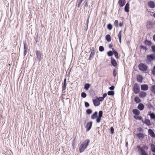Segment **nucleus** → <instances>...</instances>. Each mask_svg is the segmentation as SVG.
<instances>
[{
	"label": "nucleus",
	"mask_w": 155,
	"mask_h": 155,
	"mask_svg": "<svg viewBox=\"0 0 155 155\" xmlns=\"http://www.w3.org/2000/svg\"><path fill=\"white\" fill-rule=\"evenodd\" d=\"M150 148L152 152L155 153V145L152 143L151 144Z\"/></svg>",
	"instance_id": "nucleus-27"
},
{
	"label": "nucleus",
	"mask_w": 155,
	"mask_h": 155,
	"mask_svg": "<svg viewBox=\"0 0 155 155\" xmlns=\"http://www.w3.org/2000/svg\"><path fill=\"white\" fill-rule=\"evenodd\" d=\"M24 55L25 56L27 54L28 50V46L27 44L25 43H24Z\"/></svg>",
	"instance_id": "nucleus-9"
},
{
	"label": "nucleus",
	"mask_w": 155,
	"mask_h": 155,
	"mask_svg": "<svg viewBox=\"0 0 155 155\" xmlns=\"http://www.w3.org/2000/svg\"><path fill=\"white\" fill-rule=\"evenodd\" d=\"M137 137L139 138H143L144 137V135L140 133H139L137 134Z\"/></svg>",
	"instance_id": "nucleus-33"
},
{
	"label": "nucleus",
	"mask_w": 155,
	"mask_h": 155,
	"mask_svg": "<svg viewBox=\"0 0 155 155\" xmlns=\"http://www.w3.org/2000/svg\"><path fill=\"white\" fill-rule=\"evenodd\" d=\"M96 98L98 100V101H102L104 100V98L103 97H96Z\"/></svg>",
	"instance_id": "nucleus-38"
},
{
	"label": "nucleus",
	"mask_w": 155,
	"mask_h": 155,
	"mask_svg": "<svg viewBox=\"0 0 155 155\" xmlns=\"http://www.w3.org/2000/svg\"><path fill=\"white\" fill-rule=\"evenodd\" d=\"M122 31L120 30L118 35V37H121Z\"/></svg>",
	"instance_id": "nucleus-52"
},
{
	"label": "nucleus",
	"mask_w": 155,
	"mask_h": 155,
	"mask_svg": "<svg viewBox=\"0 0 155 155\" xmlns=\"http://www.w3.org/2000/svg\"><path fill=\"white\" fill-rule=\"evenodd\" d=\"M118 21L117 20H116L114 22V25L116 27L118 26Z\"/></svg>",
	"instance_id": "nucleus-49"
},
{
	"label": "nucleus",
	"mask_w": 155,
	"mask_h": 155,
	"mask_svg": "<svg viewBox=\"0 0 155 155\" xmlns=\"http://www.w3.org/2000/svg\"><path fill=\"white\" fill-rule=\"evenodd\" d=\"M133 90L136 94L138 93L140 91V88L139 86L137 83H135L134 85L133 88Z\"/></svg>",
	"instance_id": "nucleus-2"
},
{
	"label": "nucleus",
	"mask_w": 155,
	"mask_h": 155,
	"mask_svg": "<svg viewBox=\"0 0 155 155\" xmlns=\"http://www.w3.org/2000/svg\"><path fill=\"white\" fill-rule=\"evenodd\" d=\"M152 74L155 76V70H152L151 71Z\"/></svg>",
	"instance_id": "nucleus-55"
},
{
	"label": "nucleus",
	"mask_w": 155,
	"mask_h": 155,
	"mask_svg": "<svg viewBox=\"0 0 155 155\" xmlns=\"http://www.w3.org/2000/svg\"><path fill=\"white\" fill-rule=\"evenodd\" d=\"M107 28L109 30H111L112 28V25L111 24H109L107 25Z\"/></svg>",
	"instance_id": "nucleus-39"
},
{
	"label": "nucleus",
	"mask_w": 155,
	"mask_h": 155,
	"mask_svg": "<svg viewBox=\"0 0 155 155\" xmlns=\"http://www.w3.org/2000/svg\"><path fill=\"white\" fill-rule=\"evenodd\" d=\"M94 52H91V53L89 56V57L88 59L89 60H91L94 57V55L95 54Z\"/></svg>",
	"instance_id": "nucleus-23"
},
{
	"label": "nucleus",
	"mask_w": 155,
	"mask_h": 155,
	"mask_svg": "<svg viewBox=\"0 0 155 155\" xmlns=\"http://www.w3.org/2000/svg\"><path fill=\"white\" fill-rule=\"evenodd\" d=\"M111 63L112 65L114 67H116L117 66V62L115 59L113 58H111Z\"/></svg>",
	"instance_id": "nucleus-10"
},
{
	"label": "nucleus",
	"mask_w": 155,
	"mask_h": 155,
	"mask_svg": "<svg viewBox=\"0 0 155 155\" xmlns=\"http://www.w3.org/2000/svg\"><path fill=\"white\" fill-rule=\"evenodd\" d=\"M99 51L101 52L103 51L104 50V47L102 46H100L99 48Z\"/></svg>",
	"instance_id": "nucleus-41"
},
{
	"label": "nucleus",
	"mask_w": 155,
	"mask_h": 155,
	"mask_svg": "<svg viewBox=\"0 0 155 155\" xmlns=\"http://www.w3.org/2000/svg\"><path fill=\"white\" fill-rule=\"evenodd\" d=\"M137 108L140 110H143L144 108V105L143 104L140 103L138 104Z\"/></svg>",
	"instance_id": "nucleus-20"
},
{
	"label": "nucleus",
	"mask_w": 155,
	"mask_h": 155,
	"mask_svg": "<svg viewBox=\"0 0 155 155\" xmlns=\"http://www.w3.org/2000/svg\"><path fill=\"white\" fill-rule=\"evenodd\" d=\"M103 112L102 110H100L98 112V115L97 117L96 121L97 123H99L101 122V118L103 115Z\"/></svg>",
	"instance_id": "nucleus-7"
},
{
	"label": "nucleus",
	"mask_w": 155,
	"mask_h": 155,
	"mask_svg": "<svg viewBox=\"0 0 155 155\" xmlns=\"http://www.w3.org/2000/svg\"><path fill=\"white\" fill-rule=\"evenodd\" d=\"M84 105L85 107L86 108L90 106L89 104L87 102H84Z\"/></svg>",
	"instance_id": "nucleus-46"
},
{
	"label": "nucleus",
	"mask_w": 155,
	"mask_h": 155,
	"mask_svg": "<svg viewBox=\"0 0 155 155\" xmlns=\"http://www.w3.org/2000/svg\"><path fill=\"white\" fill-rule=\"evenodd\" d=\"M151 48L153 52L155 53V45H153L151 46Z\"/></svg>",
	"instance_id": "nucleus-48"
},
{
	"label": "nucleus",
	"mask_w": 155,
	"mask_h": 155,
	"mask_svg": "<svg viewBox=\"0 0 155 155\" xmlns=\"http://www.w3.org/2000/svg\"><path fill=\"white\" fill-rule=\"evenodd\" d=\"M146 92L144 91H141L139 94V96L140 98L144 97L146 96Z\"/></svg>",
	"instance_id": "nucleus-19"
},
{
	"label": "nucleus",
	"mask_w": 155,
	"mask_h": 155,
	"mask_svg": "<svg viewBox=\"0 0 155 155\" xmlns=\"http://www.w3.org/2000/svg\"><path fill=\"white\" fill-rule=\"evenodd\" d=\"M81 97L84 98L86 97L87 96L86 94L84 92H82L81 94Z\"/></svg>",
	"instance_id": "nucleus-42"
},
{
	"label": "nucleus",
	"mask_w": 155,
	"mask_h": 155,
	"mask_svg": "<svg viewBox=\"0 0 155 155\" xmlns=\"http://www.w3.org/2000/svg\"><path fill=\"white\" fill-rule=\"evenodd\" d=\"M110 134L113 135L114 133V128L113 127H111L110 128Z\"/></svg>",
	"instance_id": "nucleus-44"
},
{
	"label": "nucleus",
	"mask_w": 155,
	"mask_h": 155,
	"mask_svg": "<svg viewBox=\"0 0 155 155\" xmlns=\"http://www.w3.org/2000/svg\"><path fill=\"white\" fill-rule=\"evenodd\" d=\"M146 58L148 61L151 62L153 60L155 59V54H152L147 55V56Z\"/></svg>",
	"instance_id": "nucleus-6"
},
{
	"label": "nucleus",
	"mask_w": 155,
	"mask_h": 155,
	"mask_svg": "<svg viewBox=\"0 0 155 155\" xmlns=\"http://www.w3.org/2000/svg\"><path fill=\"white\" fill-rule=\"evenodd\" d=\"M134 101L136 103H139L141 102V100L138 97L136 96L134 97Z\"/></svg>",
	"instance_id": "nucleus-22"
},
{
	"label": "nucleus",
	"mask_w": 155,
	"mask_h": 155,
	"mask_svg": "<svg viewBox=\"0 0 155 155\" xmlns=\"http://www.w3.org/2000/svg\"><path fill=\"white\" fill-rule=\"evenodd\" d=\"M94 106H98L100 104V102L97 100V99H94L92 100Z\"/></svg>",
	"instance_id": "nucleus-17"
},
{
	"label": "nucleus",
	"mask_w": 155,
	"mask_h": 155,
	"mask_svg": "<svg viewBox=\"0 0 155 155\" xmlns=\"http://www.w3.org/2000/svg\"><path fill=\"white\" fill-rule=\"evenodd\" d=\"M107 96V94L106 93H104V94L103 96L102 97L104 98H105Z\"/></svg>",
	"instance_id": "nucleus-57"
},
{
	"label": "nucleus",
	"mask_w": 155,
	"mask_h": 155,
	"mask_svg": "<svg viewBox=\"0 0 155 155\" xmlns=\"http://www.w3.org/2000/svg\"><path fill=\"white\" fill-rule=\"evenodd\" d=\"M149 134L153 138H155V134L151 129H149L148 130Z\"/></svg>",
	"instance_id": "nucleus-16"
},
{
	"label": "nucleus",
	"mask_w": 155,
	"mask_h": 155,
	"mask_svg": "<svg viewBox=\"0 0 155 155\" xmlns=\"http://www.w3.org/2000/svg\"><path fill=\"white\" fill-rule=\"evenodd\" d=\"M153 41L155 42V34L153 36Z\"/></svg>",
	"instance_id": "nucleus-64"
},
{
	"label": "nucleus",
	"mask_w": 155,
	"mask_h": 155,
	"mask_svg": "<svg viewBox=\"0 0 155 155\" xmlns=\"http://www.w3.org/2000/svg\"><path fill=\"white\" fill-rule=\"evenodd\" d=\"M114 91H109L107 92V94L108 95H110V96H113L114 95Z\"/></svg>",
	"instance_id": "nucleus-32"
},
{
	"label": "nucleus",
	"mask_w": 155,
	"mask_h": 155,
	"mask_svg": "<svg viewBox=\"0 0 155 155\" xmlns=\"http://www.w3.org/2000/svg\"><path fill=\"white\" fill-rule=\"evenodd\" d=\"M140 48L141 49H143V50L146 51L147 50V48L145 46H144L143 45H141L140 46Z\"/></svg>",
	"instance_id": "nucleus-40"
},
{
	"label": "nucleus",
	"mask_w": 155,
	"mask_h": 155,
	"mask_svg": "<svg viewBox=\"0 0 155 155\" xmlns=\"http://www.w3.org/2000/svg\"><path fill=\"white\" fill-rule=\"evenodd\" d=\"M114 55L115 57V58L117 59H118L119 58L118 57V52L117 51H116L114 53Z\"/></svg>",
	"instance_id": "nucleus-43"
},
{
	"label": "nucleus",
	"mask_w": 155,
	"mask_h": 155,
	"mask_svg": "<svg viewBox=\"0 0 155 155\" xmlns=\"http://www.w3.org/2000/svg\"><path fill=\"white\" fill-rule=\"evenodd\" d=\"M35 53L37 56V59L38 62H40L41 61V59L43 58V53L41 52L38 50H36Z\"/></svg>",
	"instance_id": "nucleus-5"
},
{
	"label": "nucleus",
	"mask_w": 155,
	"mask_h": 155,
	"mask_svg": "<svg viewBox=\"0 0 155 155\" xmlns=\"http://www.w3.org/2000/svg\"><path fill=\"white\" fill-rule=\"evenodd\" d=\"M138 68L141 71H145L147 70V66L143 63H140L138 65Z\"/></svg>",
	"instance_id": "nucleus-3"
},
{
	"label": "nucleus",
	"mask_w": 155,
	"mask_h": 155,
	"mask_svg": "<svg viewBox=\"0 0 155 155\" xmlns=\"http://www.w3.org/2000/svg\"><path fill=\"white\" fill-rule=\"evenodd\" d=\"M90 84H89L86 83L84 84V88L86 90H87L90 87Z\"/></svg>",
	"instance_id": "nucleus-28"
},
{
	"label": "nucleus",
	"mask_w": 155,
	"mask_h": 155,
	"mask_svg": "<svg viewBox=\"0 0 155 155\" xmlns=\"http://www.w3.org/2000/svg\"><path fill=\"white\" fill-rule=\"evenodd\" d=\"M66 78H65L64 80V81L63 84H66Z\"/></svg>",
	"instance_id": "nucleus-61"
},
{
	"label": "nucleus",
	"mask_w": 155,
	"mask_h": 155,
	"mask_svg": "<svg viewBox=\"0 0 155 155\" xmlns=\"http://www.w3.org/2000/svg\"><path fill=\"white\" fill-rule=\"evenodd\" d=\"M144 123L148 126L150 125V121L149 119H146Z\"/></svg>",
	"instance_id": "nucleus-26"
},
{
	"label": "nucleus",
	"mask_w": 155,
	"mask_h": 155,
	"mask_svg": "<svg viewBox=\"0 0 155 155\" xmlns=\"http://www.w3.org/2000/svg\"><path fill=\"white\" fill-rule=\"evenodd\" d=\"M150 90L152 92L155 94V85H153L151 86Z\"/></svg>",
	"instance_id": "nucleus-31"
},
{
	"label": "nucleus",
	"mask_w": 155,
	"mask_h": 155,
	"mask_svg": "<svg viewBox=\"0 0 155 155\" xmlns=\"http://www.w3.org/2000/svg\"><path fill=\"white\" fill-rule=\"evenodd\" d=\"M133 114L136 116H138L140 114V111L136 109H133L132 110Z\"/></svg>",
	"instance_id": "nucleus-15"
},
{
	"label": "nucleus",
	"mask_w": 155,
	"mask_h": 155,
	"mask_svg": "<svg viewBox=\"0 0 155 155\" xmlns=\"http://www.w3.org/2000/svg\"><path fill=\"white\" fill-rule=\"evenodd\" d=\"M105 38L106 40L108 42H110L111 41V38L110 35H107L105 36Z\"/></svg>",
	"instance_id": "nucleus-24"
},
{
	"label": "nucleus",
	"mask_w": 155,
	"mask_h": 155,
	"mask_svg": "<svg viewBox=\"0 0 155 155\" xmlns=\"http://www.w3.org/2000/svg\"><path fill=\"white\" fill-rule=\"evenodd\" d=\"M137 130L140 132H142L143 131V129L141 127H139V128H138Z\"/></svg>",
	"instance_id": "nucleus-53"
},
{
	"label": "nucleus",
	"mask_w": 155,
	"mask_h": 155,
	"mask_svg": "<svg viewBox=\"0 0 155 155\" xmlns=\"http://www.w3.org/2000/svg\"><path fill=\"white\" fill-rule=\"evenodd\" d=\"M146 147V146H144L143 148L141 147L140 146L137 147L138 150L140 151L141 155H148L147 153L144 150V149H145Z\"/></svg>",
	"instance_id": "nucleus-4"
},
{
	"label": "nucleus",
	"mask_w": 155,
	"mask_h": 155,
	"mask_svg": "<svg viewBox=\"0 0 155 155\" xmlns=\"http://www.w3.org/2000/svg\"><path fill=\"white\" fill-rule=\"evenodd\" d=\"M144 44L145 45L150 46L152 45V42L150 41H149L147 39L145 40L143 42Z\"/></svg>",
	"instance_id": "nucleus-18"
},
{
	"label": "nucleus",
	"mask_w": 155,
	"mask_h": 155,
	"mask_svg": "<svg viewBox=\"0 0 155 155\" xmlns=\"http://www.w3.org/2000/svg\"><path fill=\"white\" fill-rule=\"evenodd\" d=\"M149 115L151 119L155 120V114L154 113H150V114H149Z\"/></svg>",
	"instance_id": "nucleus-30"
},
{
	"label": "nucleus",
	"mask_w": 155,
	"mask_h": 155,
	"mask_svg": "<svg viewBox=\"0 0 155 155\" xmlns=\"http://www.w3.org/2000/svg\"><path fill=\"white\" fill-rule=\"evenodd\" d=\"M148 5L151 8H155V3L152 1H150L148 3Z\"/></svg>",
	"instance_id": "nucleus-13"
},
{
	"label": "nucleus",
	"mask_w": 155,
	"mask_h": 155,
	"mask_svg": "<svg viewBox=\"0 0 155 155\" xmlns=\"http://www.w3.org/2000/svg\"><path fill=\"white\" fill-rule=\"evenodd\" d=\"M113 47V45L112 44H110V45H109V48H112V47Z\"/></svg>",
	"instance_id": "nucleus-60"
},
{
	"label": "nucleus",
	"mask_w": 155,
	"mask_h": 155,
	"mask_svg": "<svg viewBox=\"0 0 155 155\" xmlns=\"http://www.w3.org/2000/svg\"><path fill=\"white\" fill-rule=\"evenodd\" d=\"M148 89V86L146 84H142L141 85V89L142 91H146Z\"/></svg>",
	"instance_id": "nucleus-11"
},
{
	"label": "nucleus",
	"mask_w": 155,
	"mask_h": 155,
	"mask_svg": "<svg viewBox=\"0 0 155 155\" xmlns=\"http://www.w3.org/2000/svg\"><path fill=\"white\" fill-rule=\"evenodd\" d=\"M117 74V72L116 71L115 69H114L113 70V75L114 77H116V75Z\"/></svg>",
	"instance_id": "nucleus-45"
},
{
	"label": "nucleus",
	"mask_w": 155,
	"mask_h": 155,
	"mask_svg": "<svg viewBox=\"0 0 155 155\" xmlns=\"http://www.w3.org/2000/svg\"><path fill=\"white\" fill-rule=\"evenodd\" d=\"M134 117L136 119L140 120H142V117L140 116H138L137 117H136L135 116H134Z\"/></svg>",
	"instance_id": "nucleus-36"
},
{
	"label": "nucleus",
	"mask_w": 155,
	"mask_h": 155,
	"mask_svg": "<svg viewBox=\"0 0 155 155\" xmlns=\"http://www.w3.org/2000/svg\"><path fill=\"white\" fill-rule=\"evenodd\" d=\"M83 1L82 0H77V3H78V7L79 8L81 6V5L82 3V2Z\"/></svg>",
	"instance_id": "nucleus-34"
},
{
	"label": "nucleus",
	"mask_w": 155,
	"mask_h": 155,
	"mask_svg": "<svg viewBox=\"0 0 155 155\" xmlns=\"http://www.w3.org/2000/svg\"><path fill=\"white\" fill-rule=\"evenodd\" d=\"M152 22L150 21H149L146 25V27L148 29H150L152 27Z\"/></svg>",
	"instance_id": "nucleus-25"
},
{
	"label": "nucleus",
	"mask_w": 155,
	"mask_h": 155,
	"mask_svg": "<svg viewBox=\"0 0 155 155\" xmlns=\"http://www.w3.org/2000/svg\"><path fill=\"white\" fill-rule=\"evenodd\" d=\"M66 84H63L62 86V92L64 93L65 92V89L66 88Z\"/></svg>",
	"instance_id": "nucleus-29"
},
{
	"label": "nucleus",
	"mask_w": 155,
	"mask_h": 155,
	"mask_svg": "<svg viewBox=\"0 0 155 155\" xmlns=\"http://www.w3.org/2000/svg\"><path fill=\"white\" fill-rule=\"evenodd\" d=\"M143 79V77L141 75H138L137 77V80L138 82L141 83Z\"/></svg>",
	"instance_id": "nucleus-14"
},
{
	"label": "nucleus",
	"mask_w": 155,
	"mask_h": 155,
	"mask_svg": "<svg viewBox=\"0 0 155 155\" xmlns=\"http://www.w3.org/2000/svg\"><path fill=\"white\" fill-rule=\"evenodd\" d=\"M114 54V52H112V51H110L107 52V54L109 57L112 56Z\"/></svg>",
	"instance_id": "nucleus-35"
},
{
	"label": "nucleus",
	"mask_w": 155,
	"mask_h": 155,
	"mask_svg": "<svg viewBox=\"0 0 155 155\" xmlns=\"http://www.w3.org/2000/svg\"><path fill=\"white\" fill-rule=\"evenodd\" d=\"M118 38H119L120 43H121V37H118Z\"/></svg>",
	"instance_id": "nucleus-63"
},
{
	"label": "nucleus",
	"mask_w": 155,
	"mask_h": 155,
	"mask_svg": "<svg viewBox=\"0 0 155 155\" xmlns=\"http://www.w3.org/2000/svg\"><path fill=\"white\" fill-rule=\"evenodd\" d=\"M123 25V23H122V22H120L119 24V26L120 27H121L122 26V25Z\"/></svg>",
	"instance_id": "nucleus-59"
},
{
	"label": "nucleus",
	"mask_w": 155,
	"mask_h": 155,
	"mask_svg": "<svg viewBox=\"0 0 155 155\" xmlns=\"http://www.w3.org/2000/svg\"><path fill=\"white\" fill-rule=\"evenodd\" d=\"M91 52H94L95 53V48L94 47H92L91 48Z\"/></svg>",
	"instance_id": "nucleus-51"
},
{
	"label": "nucleus",
	"mask_w": 155,
	"mask_h": 155,
	"mask_svg": "<svg viewBox=\"0 0 155 155\" xmlns=\"http://www.w3.org/2000/svg\"><path fill=\"white\" fill-rule=\"evenodd\" d=\"M88 24V19H87V20L86 21V24L87 25V28L86 29V30H87V29Z\"/></svg>",
	"instance_id": "nucleus-58"
},
{
	"label": "nucleus",
	"mask_w": 155,
	"mask_h": 155,
	"mask_svg": "<svg viewBox=\"0 0 155 155\" xmlns=\"http://www.w3.org/2000/svg\"><path fill=\"white\" fill-rule=\"evenodd\" d=\"M126 3L125 0H119L118 4L120 7L124 6Z\"/></svg>",
	"instance_id": "nucleus-12"
},
{
	"label": "nucleus",
	"mask_w": 155,
	"mask_h": 155,
	"mask_svg": "<svg viewBox=\"0 0 155 155\" xmlns=\"http://www.w3.org/2000/svg\"><path fill=\"white\" fill-rule=\"evenodd\" d=\"M90 140H86L83 142L79 147V151L80 153L83 152L85 149L86 148L89 143Z\"/></svg>",
	"instance_id": "nucleus-1"
},
{
	"label": "nucleus",
	"mask_w": 155,
	"mask_h": 155,
	"mask_svg": "<svg viewBox=\"0 0 155 155\" xmlns=\"http://www.w3.org/2000/svg\"><path fill=\"white\" fill-rule=\"evenodd\" d=\"M86 112L87 114H90L92 113V111L91 109H88L86 110Z\"/></svg>",
	"instance_id": "nucleus-37"
},
{
	"label": "nucleus",
	"mask_w": 155,
	"mask_h": 155,
	"mask_svg": "<svg viewBox=\"0 0 155 155\" xmlns=\"http://www.w3.org/2000/svg\"><path fill=\"white\" fill-rule=\"evenodd\" d=\"M93 122L92 121H90L89 122H87V124L85 127L86 128V131H88L90 130L92 127Z\"/></svg>",
	"instance_id": "nucleus-8"
},
{
	"label": "nucleus",
	"mask_w": 155,
	"mask_h": 155,
	"mask_svg": "<svg viewBox=\"0 0 155 155\" xmlns=\"http://www.w3.org/2000/svg\"><path fill=\"white\" fill-rule=\"evenodd\" d=\"M84 3H85L84 5V7H87L88 6L87 3L85 2Z\"/></svg>",
	"instance_id": "nucleus-56"
},
{
	"label": "nucleus",
	"mask_w": 155,
	"mask_h": 155,
	"mask_svg": "<svg viewBox=\"0 0 155 155\" xmlns=\"http://www.w3.org/2000/svg\"><path fill=\"white\" fill-rule=\"evenodd\" d=\"M112 52H113L114 53L115 52L117 51L113 48H112Z\"/></svg>",
	"instance_id": "nucleus-62"
},
{
	"label": "nucleus",
	"mask_w": 155,
	"mask_h": 155,
	"mask_svg": "<svg viewBox=\"0 0 155 155\" xmlns=\"http://www.w3.org/2000/svg\"><path fill=\"white\" fill-rule=\"evenodd\" d=\"M71 70V69L69 68H68L67 70V73H68V75H69L70 74Z\"/></svg>",
	"instance_id": "nucleus-54"
},
{
	"label": "nucleus",
	"mask_w": 155,
	"mask_h": 155,
	"mask_svg": "<svg viewBox=\"0 0 155 155\" xmlns=\"http://www.w3.org/2000/svg\"><path fill=\"white\" fill-rule=\"evenodd\" d=\"M98 113L97 111L95 112L91 115V119H95L97 116Z\"/></svg>",
	"instance_id": "nucleus-21"
},
{
	"label": "nucleus",
	"mask_w": 155,
	"mask_h": 155,
	"mask_svg": "<svg viewBox=\"0 0 155 155\" xmlns=\"http://www.w3.org/2000/svg\"><path fill=\"white\" fill-rule=\"evenodd\" d=\"M125 11L126 12H128L129 11V7L125 6L124 7Z\"/></svg>",
	"instance_id": "nucleus-47"
},
{
	"label": "nucleus",
	"mask_w": 155,
	"mask_h": 155,
	"mask_svg": "<svg viewBox=\"0 0 155 155\" xmlns=\"http://www.w3.org/2000/svg\"><path fill=\"white\" fill-rule=\"evenodd\" d=\"M114 88H115L114 86V85H112V86H111V87H109V89L110 90H111V91H113V90H114Z\"/></svg>",
	"instance_id": "nucleus-50"
}]
</instances>
